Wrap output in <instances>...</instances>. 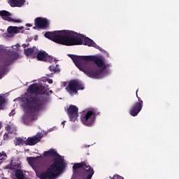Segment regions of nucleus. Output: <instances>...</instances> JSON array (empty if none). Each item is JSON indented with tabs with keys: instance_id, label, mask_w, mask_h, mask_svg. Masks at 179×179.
<instances>
[{
	"instance_id": "nucleus-1",
	"label": "nucleus",
	"mask_w": 179,
	"mask_h": 179,
	"mask_svg": "<svg viewBox=\"0 0 179 179\" xmlns=\"http://www.w3.org/2000/svg\"><path fill=\"white\" fill-rule=\"evenodd\" d=\"M28 95L22 99V108L26 114L34 120L43 106L48 101L49 90L43 85L34 83L27 89ZM31 93V94H30Z\"/></svg>"
},
{
	"instance_id": "nucleus-2",
	"label": "nucleus",
	"mask_w": 179,
	"mask_h": 179,
	"mask_svg": "<svg viewBox=\"0 0 179 179\" xmlns=\"http://www.w3.org/2000/svg\"><path fill=\"white\" fill-rule=\"evenodd\" d=\"M76 66L92 79H100L104 76L107 65L103 59L96 56H78L69 55Z\"/></svg>"
},
{
	"instance_id": "nucleus-3",
	"label": "nucleus",
	"mask_w": 179,
	"mask_h": 179,
	"mask_svg": "<svg viewBox=\"0 0 179 179\" xmlns=\"http://www.w3.org/2000/svg\"><path fill=\"white\" fill-rule=\"evenodd\" d=\"M46 38L62 44V45H82L83 44V36L69 30L48 31L44 34Z\"/></svg>"
},
{
	"instance_id": "nucleus-4",
	"label": "nucleus",
	"mask_w": 179,
	"mask_h": 179,
	"mask_svg": "<svg viewBox=\"0 0 179 179\" xmlns=\"http://www.w3.org/2000/svg\"><path fill=\"white\" fill-rule=\"evenodd\" d=\"M53 164L50 165L45 172L39 174L41 179H55V177L65 169V162L64 158L57 157L52 159Z\"/></svg>"
},
{
	"instance_id": "nucleus-5",
	"label": "nucleus",
	"mask_w": 179,
	"mask_h": 179,
	"mask_svg": "<svg viewBox=\"0 0 179 179\" xmlns=\"http://www.w3.org/2000/svg\"><path fill=\"white\" fill-rule=\"evenodd\" d=\"M80 169H84L81 174V179H92L93 174H94V170H93V168L89 164L85 162L74 164L73 166V173L79 176Z\"/></svg>"
},
{
	"instance_id": "nucleus-6",
	"label": "nucleus",
	"mask_w": 179,
	"mask_h": 179,
	"mask_svg": "<svg viewBox=\"0 0 179 179\" xmlns=\"http://www.w3.org/2000/svg\"><path fill=\"white\" fill-rule=\"evenodd\" d=\"M100 115V112L97 108H90L83 111L80 115L82 124L85 127H92L96 122V117Z\"/></svg>"
},
{
	"instance_id": "nucleus-7",
	"label": "nucleus",
	"mask_w": 179,
	"mask_h": 179,
	"mask_svg": "<svg viewBox=\"0 0 179 179\" xmlns=\"http://www.w3.org/2000/svg\"><path fill=\"white\" fill-rule=\"evenodd\" d=\"M27 162L34 171H37L38 169H45L48 166V161L43 155L36 157H29L27 158Z\"/></svg>"
},
{
	"instance_id": "nucleus-8",
	"label": "nucleus",
	"mask_w": 179,
	"mask_h": 179,
	"mask_svg": "<svg viewBox=\"0 0 179 179\" xmlns=\"http://www.w3.org/2000/svg\"><path fill=\"white\" fill-rule=\"evenodd\" d=\"M66 90L69 94L73 96V94H78V92H79V90H85V85H83L82 81L71 80L66 87Z\"/></svg>"
},
{
	"instance_id": "nucleus-9",
	"label": "nucleus",
	"mask_w": 179,
	"mask_h": 179,
	"mask_svg": "<svg viewBox=\"0 0 179 179\" xmlns=\"http://www.w3.org/2000/svg\"><path fill=\"white\" fill-rule=\"evenodd\" d=\"M19 58V53L16 50H11L6 53L3 59L4 66H9L11 64Z\"/></svg>"
},
{
	"instance_id": "nucleus-10",
	"label": "nucleus",
	"mask_w": 179,
	"mask_h": 179,
	"mask_svg": "<svg viewBox=\"0 0 179 179\" xmlns=\"http://www.w3.org/2000/svg\"><path fill=\"white\" fill-rule=\"evenodd\" d=\"M136 97L138 100V102H136L130 109L129 114L132 115V117H136L142 111V108H143V101L141 99V97L138 96V90L136 91Z\"/></svg>"
},
{
	"instance_id": "nucleus-11",
	"label": "nucleus",
	"mask_w": 179,
	"mask_h": 179,
	"mask_svg": "<svg viewBox=\"0 0 179 179\" xmlns=\"http://www.w3.org/2000/svg\"><path fill=\"white\" fill-rule=\"evenodd\" d=\"M79 108L75 105H71L69 108L67 109V114L69 117L70 121L75 122L78 120V117L79 115Z\"/></svg>"
},
{
	"instance_id": "nucleus-12",
	"label": "nucleus",
	"mask_w": 179,
	"mask_h": 179,
	"mask_svg": "<svg viewBox=\"0 0 179 179\" xmlns=\"http://www.w3.org/2000/svg\"><path fill=\"white\" fill-rule=\"evenodd\" d=\"M43 138L42 133H37L36 135L32 137H28L26 140V146H34L36 143H38Z\"/></svg>"
},
{
	"instance_id": "nucleus-13",
	"label": "nucleus",
	"mask_w": 179,
	"mask_h": 179,
	"mask_svg": "<svg viewBox=\"0 0 179 179\" xmlns=\"http://www.w3.org/2000/svg\"><path fill=\"white\" fill-rule=\"evenodd\" d=\"M34 24L37 29H43L45 30L48 27V20H47V18L38 17L34 20Z\"/></svg>"
},
{
	"instance_id": "nucleus-14",
	"label": "nucleus",
	"mask_w": 179,
	"mask_h": 179,
	"mask_svg": "<svg viewBox=\"0 0 179 179\" xmlns=\"http://www.w3.org/2000/svg\"><path fill=\"white\" fill-rule=\"evenodd\" d=\"M0 16H1L3 20H7V22H13V23H20V20H14L10 17V13L6 10L0 11Z\"/></svg>"
},
{
	"instance_id": "nucleus-15",
	"label": "nucleus",
	"mask_w": 179,
	"mask_h": 179,
	"mask_svg": "<svg viewBox=\"0 0 179 179\" xmlns=\"http://www.w3.org/2000/svg\"><path fill=\"white\" fill-rule=\"evenodd\" d=\"M83 45H88V47H94V48H96V50H100V46L97 45V44L94 43L93 40L88 37L83 36Z\"/></svg>"
},
{
	"instance_id": "nucleus-16",
	"label": "nucleus",
	"mask_w": 179,
	"mask_h": 179,
	"mask_svg": "<svg viewBox=\"0 0 179 179\" xmlns=\"http://www.w3.org/2000/svg\"><path fill=\"white\" fill-rule=\"evenodd\" d=\"M43 156L48 157H55V159H56V157H61L62 159V157L58 155V153H57L54 149H50L48 151H44Z\"/></svg>"
},
{
	"instance_id": "nucleus-17",
	"label": "nucleus",
	"mask_w": 179,
	"mask_h": 179,
	"mask_svg": "<svg viewBox=\"0 0 179 179\" xmlns=\"http://www.w3.org/2000/svg\"><path fill=\"white\" fill-rule=\"evenodd\" d=\"M10 5L13 8L17 7L20 8L24 5L26 0H9Z\"/></svg>"
},
{
	"instance_id": "nucleus-18",
	"label": "nucleus",
	"mask_w": 179,
	"mask_h": 179,
	"mask_svg": "<svg viewBox=\"0 0 179 179\" xmlns=\"http://www.w3.org/2000/svg\"><path fill=\"white\" fill-rule=\"evenodd\" d=\"M20 30H23V27H8L7 31L9 34H17L20 33Z\"/></svg>"
},
{
	"instance_id": "nucleus-19",
	"label": "nucleus",
	"mask_w": 179,
	"mask_h": 179,
	"mask_svg": "<svg viewBox=\"0 0 179 179\" xmlns=\"http://www.w3.org/2000/svg\"><path fill=\"white\" fill-rule=\"evenodd\" d=\"M37 53V48L36 47H33L31 48L24 49V54L27 57H30L32 54Z\"/></svg>"
},
{
	"instance_id": "nucleus-20",
	"label": "nucleus",
	"mask_w": 179,
	"mask_h": 179,
	"mask_svg": "<svg viewBox=\"0 0 179 179\" xmlns=\"http://www.w3.org/2000/svg\"><path fill=\"white\" fill-rule=\"evenodd\" d=\"M47 52L45 51L38 52L37 53V59L38 61H43L45 62L46 58Z\"/></svg>"
},
{
	"instance_id": "nucleus-21",
	"label": "nucleus",
	"mask_w": 179,
	"mask_h": 179,
	"mask_svg": "<svg viewBox=\"0 0 179 179\" xmlns=\"http://www.w3.org/2000/svg\"><path fill=\"white\" fill-rule=\"evenodd\" d=\"M14 143H15V146L20 145H26V141L23 140V138H22L20 137H17V138H15V139L14 141Z\"/></svg>"
},
{
	"instance_id": "nucleus-22",
	"label": "nucleus",
	"mask_w": 179,
	"mask_h": 179,
	"mask_svg": "<svg viewBox=\"0 0 179 179\" xmlns=\"http://www.w3.org/2000/svg\"><path fill=\"white\" fill-rule=\"evenodd\" d=\"M15 177L17 179H24V174L23 173V171L21 169H17L15 171Z\"/></svg>"
},
{
	"instance_id": "nucleus-23",
	"label": "nucleus",
	"mask_w": 179,
	"mask_h": 179,
	"mask_svg": "<svg viewBox=\"0 0 179 179\" xmlns=\"http://www.w3.org/2000/svg\"><path fill=\"white\" fill-rule=\"evenodd\" d=\"M5 96H0V110L2 109L3 104L6 103Z\"/></svg>"
},
{
	"instance_id": "nucleus-24",
	"label": "nucleus",
	"mask_w": 179,
	"mask_h": 179,
	"mask_svg": "<svg viewBox=\"0 0 179 179\" xmlns=\"http://www.w3.org/2000/svg\"><path fill=\"white\" fill-rule=\"evenodd\" d=\"M49 69L50 72H54V73H57V72H59V69L54 67V66H50Z\"/></svg>"
},
{
	"instance_id": "nucleus-25",
	"label": "nucleus",
	"mask_w": 179,
	"mask_h": 179,
	"mask_svg": "<svg viewBox=\"0 0 179 179\" xmlns=\"http://www.w3.org/2000/svg\"><path fill=\"white\" fill-rule=\"evenodd\" d=\"M44 62H52V57L51 56H49L48 53Z\"/></svg>"
},
{
	"instance_id": "nucleus-26",
	"label": "nucleus",
	"mask_w": 179,
	"mask_h": 179,
	"mask_svg": "<svg viewBox=\"0 0 179 179\" xmlns=\"http://www.w3.org/2000/svg\"><path fill=\"white\" fill-rule=\"evenodd\" d=\"M5 129L8 131V134H13V131L12 130V127L10 125L6 126Z\"/></svg>"
},
{
	"instance_id": "nucleus-27",
	"label": "nucleus",
	"mask_w": 179,
	"mask_h": 179,
	"mask_svg": "<svg viewBox=\"0 0 179 179\" xmlns=\"http://www.w3.org/2000/svg\"><path fill=\"white\" fill-rule=\"evenodd\" d=\"M6 152H0V160H5V157H6Z\"/></svg>"
},
{
	"instance_id": "nucleus-28",
	"label": "nucleus",
	"mask_w": 179,
	"mask_h": 179,
	"mask_svg": "<svg viewBox=\"0 0 179 179\" xmlns=\"http://www.w3.org/2000/svg\"><path fill=\"white\" fill-rule=\"evenodd\" d=\"M3 141H9V134L8 133L4 134Z\"/></svg>"
},
{
	"instance_id": "nucleus-29",
	"label": "nucleus",
	"mask_w": 179,
	"mask_h": 179,
	"mask_svg": "<svg viewBox=\"0 0 179 179\" xmlns=\"http://www.w3.org/2000/svg\"><path fill=\"white\" fill-rule=\"evenodd\" d=\"M12 115H15V110H12L10 113H9V116L12 117Z\"/></svg>"
},
{
	"instance_id": "nucleus-30",
	"label": "nucleus",
	"mask_w": 179,
	"mask_h": 179,
	"mask_svg": "<svg viewBox=\"0 0 179 179\" xmlns=\"http://www.w3.org/2000/svg\"><path fill=\"white\" fill-rule=\"evenodd\" d=\"M29 45V43L27 45L26 44H22L23 48H27V46Z\"/></svg>"
},
{
	"instance_id": "nucleus-31",
	"label": "nucleus",
	"mask_w": 179,
	"mask_h": 179,
	"mask_svg": "<svg viewBox=\"0 0 179 179\" xmlns=\"http://www.w3.org/2000/svg\"><path fill=\"white\" fill-rule=\"evenodd\" d=\"M48 83H52V80H51V79H49L48 80Z\"/></svg>"
},
{
	"instance_id": "nucleus-32",
	"label": "nucleus",
	"mask_w": 179,
	"mask_h": 179,
	"mask_svg": "<svg viewBox=\"0 0 179 179\" xmlns=\"http://www.w3.org/2000/svg\"><path fill=\"white\" fill-rule=\"evenodd\" d=\"M27 26L28 27H31V24H27Z\"/></svg>"
},
{
	"instance_id": "nucleus-33",
	"label": "nucleus",
	"mask_w": 179,
	"mask_h": 179,
	"mask_svg": "<svg viewBox=\"0 0 179 179\" xmlns=\"http://www.w3.org/2000/svg\"><path fill=\"white\" fill-rule=\"evenodd\" d=\"M63 86H64V87L66 86V82H64V83H63Z\"/></svg>"
},
{
	"instance_id": "nucleus-34",
	"label": "nucleus",
	"mask_w": 179,
	"mask_h": 179,
	"mask_svg": "<svg viewBox=\"0 0 179 179\" xmlns=\"http://www.w3.org/2000/svg\"><path fill=\"white\" fill-rule=\"evenodd\" d=\"M0 129H2V122H0Z\"/></svg>"
},
{
	"instance_id": "nucleus-35",
	"label": "nucleus",
	"mask_w": 179,
	"mask_h": 179,
	"mask_svg": "<svg viewBox=\"0 0 179 179\" xmlns=\"http://www.w3.org/2000/svg\"><path fill=\"white\" fill-rule=\"evenodd\" d=\"M37 28V26L35 25V27H33V29H36Z\"/></svg>"
},
{
	"instance_id": "nucleus-36",
	"label": "nucleus",
	"mask_w": 179,
	"mask_h": 179,
	"mask_svg": "<svg viewBox=\"0 0 179 179\" xmlns=\"http://www.w3.org/2000/svg\"><path fill=\"white\" fill-rule=\"evenodd\" d=\"M24 124H27V123L26 122V120H24Z\"/></svg>"
},
{
	"instance_id": "nucleus-37",
	"label": "nucleus",
	"mask_w": 179,
	"mask_h": 179,
	"mask_svg": "<svg viewBox=\"0 0 179 179\" xmlns=\"http://www.w3.org/2000/svg\"><path fill=\"white\" fill-rule=\"evenodd\" d=\"M63 125H64V124H65V122H62V123Z\"/></svg>"
},
{
	"instance_id": "nucleus-38",
	"label": "nucleus",
	"mask_w": 179,
	"mask_h": 179,
	"mask_svg": "<svg viewBox=\"0 0 179 179\" xmlns=\"http://www.w3.org/2000/svg\"><path fill=\"white\" fill-rule=\"evenodd\" d=\"M10 170H13V168L12 166L10 167Z\"/></svg>"
}]
</instances>
